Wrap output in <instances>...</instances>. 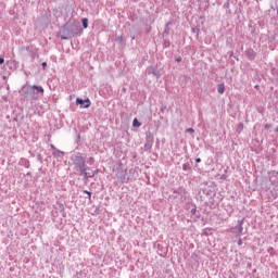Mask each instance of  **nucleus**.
<instances>
[{
  "mask_svg": "<svg viewBox=\"0 0 278 278\" xmlns=\"http://www.w3.org/2000/svg\"><path fill=\"white\" fill-rule=\"evenodd\" d=\"M70 160L75 170H77L79 175L84 177V179H92V177L97 175V170L88 172L90 170V167L86 168V159L84 157V155H81L80 152L72 154Z\"/></svg>",
  "mask_w": 278,
  "mask_h": 278,
  "instance_id": "f257e3e1",
  "label": "nucleus"
},
{
  "mask_svg": "<svg viewBox=\"0 0 278 278\" xmlns=\"http://www.w3.org/2000/svg\"><path fill=\"white\" fill-rule=\"evenodd\" d=\"M60 33L61 40H68L71 38H75V36L81 35V25H79V23H75L74 18H71L61 28Z\"/></svg>",
  "mask_w": 278,
  "mask_h": 278,
  "instance_id": "f03ea898",
  "label": "nucleus"
},
{
  "mask_svg": "<svg viewBox=\"0 0 278 278\" xmlns=\"http://www.w3.org/2000/svg\"><path fill=\"white\" fill-rule=\"evenodd\" d=\"M45 94V88L42 86H23L21 97H24L25 101H38L40 97Z\"/></svg>",
  "mask_w": 278,
  "mask_h": 278,
  "instance_id": "7ed1b4c3",
  "label": "nucleus"
},
{
  "mask_svg": "<svg viewBox=\"0 0 278 278\" xmlns=\"http://www.w3.org/2000/svg\"><path fill=\"white\" fill-rule=\"evenodd\" d=\"M153 134H151V131L146 132V143H144V149L146 151H151V149L153 148Z\"/></svg>",
  "mask_w": 278,
  "mask_h": 278,
  "instance_id": "20e7f679",
  "label": "nucleus"
},
{
  "mask_svg": "<svg viewBox=\"0 0 278 278\" xmlns=\"http://www.w3.org/2000/svg\"><path fill=\"white\" fill-rule=\"evenodd\" d=\"M76 104L77 105H81V108H90V105H91V102H90V99H81V98H77L76 99Z\"/></svg>",
  "mask_w": 278,
  "mask_h": 278,
  "instance_id": "39448f33",
  "label": "nucleus"
},
{
  "mask_svg": "<svg viewBox=\"0 0 278 278\" xmlns=\"http://www.w3.org/2000/svg\"><path fill=\"white\" fill-rule=\"evenodd\" d=\"M148 75H153V77H156V79H160V77H162V75L160 74V70H157V67L152 66L148 70Z\"/></svg>",
  "mask_w": 278,
  "mask_h": 278,
  "instance_id": "423d86ee",
  "label": "nucleus"
},
{
  "mask_svg": "<svg viewBox=\"0 0 278 278\" xmlns=\"http://www.w3.org/2000/svg\"><path fill=\"white\" fill-rule=\"evenodd\" d=\"M53 157L56 160H63L64 159V152L62 150H55L52 152Z\"/></svg>",
  "mask_w": 278,
  "mask_h": 278,
  "instance_id": "0eeeda50",
  "label": "nucleus"
},
{
  "mask_svg": "<svg viewBox=\"0 0 278 278\" xmlns=\"http://www.w3.org/2000/svg\"><path fill=\"white\" fill-rule=\"evenodd\" d=\"M245 55L249 58V60H253L257 53L253 50V48H249L245 50Z\"/></svg>",
  "mask_w": 278,
  "mask_h": 278,
  "instance_id": "6e6552de",
  "label": "nucleus"
},
{
  "mask_svg": "<svg viewBox=\"0 0 278 278\" xmlns=\"http://www.w3.org/2000/svg\"><path fill=\"white\" fill-rule=\"evenodd\" d=\"M242 223H244V222L243 220H238L237 236H242V231H244V228L242 227Z\"/></svg>",
  "mask_w": 278,
  "mask_h": 278,
  "instance_id": "1a4fd4ad",
  "label": "nucleus"
},
{
  "mask_svg": "<svg viewBox=\"0 0 278 278\" xmlns=\"http://www.w3.org/2000/svg\"><path fill=\"white\" fill-rule=\"evenodd\" d=\"M217 92H219V94H225V84H219L217 86Z\"/></svg>",
  "mask_w": 278,
  "mask_h": 278,
  "instance_id": "9d476101",
  "label": "nucleus"
},
{
  "mask_svg": "<svg viewBox=\"0 0 278 278\" xmlns=\"http://www.w3.org/2000/svg\"><path fill=\"white\" fill-rule=\"evenodd\" d=\"M243 129H244V124L240 123L238 124L236 131L237 134H242Z\"/></svg>",
  "mask_w": 278,
  "mask_h": 278,
  "instance_id": "9b49d317",
  "label": "nucleus"
},
{
  "mask_svg": "<svg viewBox=\"0 0 278 278\" xmlns=\"http://www.w3.org/2000/svg\"><path fill=\"white\" fill-rule=\"evenodd\" d=\"M81 23H83L84 29H88V18L84 17V18L81 20Z\"/></svg>",
  "mask_w": 278,
  "mask_h": 278,
  "instance_id": "f8f14e48",
  "label": "nucleus"
},
{
  "mask_svg": "<svg viewBox=\"0 0 278 278\" xmlns=\"http://www.w3.org/2000/svg\"><path fill=\"white\" fill-rule=\"evenodd\" d=\"M141 125H142V123H139V122H138V118H135V119L132 121V127H141Z\"/></svg>",
  "mask_w": 278,
  "mask_h": 278,
  "instance_id": "ddd939ff",
  "label": "nucleus"
},
{
  "mask_svg": "<svg viewBox=\"0 0 278 278\" xmlns=\"http://www.w3.org/2000/svg\"><path fill=\"white\" fill-rule=\"evenodd\" d=\"M168 25H170V23H167V24H166V27H165V29H164V31H163L164 35L170 34V27H168Z\"/></svg>",
  "mask_w": 278,
  "mask_h": 278,
  "instance_id": "4468645a",
  "label": "nucleus"
},
{
  "mask_svg": "<svg viewBox=\"0 0 278 278\" xmlns=\"http://www.w3.org/2000/svg\"><path fill=\"white\" fill-rule=\"evenodd\" d=\"M229 1H227L226 3H224V10H228V13H231V10H229Z\"/></svg>",
  "mask_w": 278,
  "mask_h": 278,
  "instance_id": "2eb2a0df",
  "label": "nucleus"
},
{
  "mask_svg": "<svg viewBox=\"0 0 278 278\" xmlns=\"http://www.w3.org/2000/svg\"><path fill=\"white\" fill-rule=\"evenodd\" d=\"M176 192L178 194H186V190L184 188H179Z\"/></svg>",
  "mask_w": 278,
  "mask_h": 278,
  "instance_id": "dca6fc26",
  "label": "nucleus"
},
{
  "mask_svg": "<svg viewBox=\"0 0 278 278\" xmlns=\"http://www.w3.org/2000/svg\"><path fill=\"white\" fill-rule=\"evenodd\" d=\"M186 134H194L193 128H187V129H186Z\"/></svg>",
  "mask_w": 278,
  "mask_h": 278,
  "instance_id": "f3484780",
  "label": "nucleus"
},
{
  "mask_svg": "<svg viewBox=\"0 0 278 278\" xmlns=\"http://www.w3.org/2000/svg\"><path fill=\"white\" fill-rule=\"evenodd\" d=\"M85 194H88L89 199L92 197V192L88 191V190H85L84 191Z\"/></svg>",
  "mask_w": 278,
  "mask_h": 278,
  "instance_id": "a211bd4d",
  "label": "nucleus"
},
{
  "mask_svg": "<svg viewBox=\"0 0 278 278\" xmlns=\"http://www.w3.org/2000/svg\"><path fill=\"white\" fill-rule=\"evenodd\" d=\"M191 214H192V216H194V214H197V206H194L193 208H191Z\"/></svg>",
  "mask_w": 278,
  "mask_h": 278,
  "instance_id": "6ab92c4d",
  "label": "nucleus"
},
{
  "mask_svg": "<svg viewBox=\"0 0 278 278\" xmlns=\"http://www.w3.org/2000/svg\"><path fill=\"white\" fill-rule=\"evenodd\" d=\"M41 66H42L43 71H45L47 68V62H42Z\"/></svg>",
  "mask_w": 278,
  "mask_h": 278,
  "instance_id": "aec40b11",
  "label": "nucleus"
},
{
  "mask_svg": "<svg viewBox=\"0 0 278 278\" xmlns=\"http://www.w3.org/2000/svg\"><path fill=\"white\" fill-rule=\"evenodd\" d=\"M50 149H52V151H58V148H55L53 144H50Z\"/></svg>",
  "mask_w": 278,
  "mask_h": 278,
  "instance_id": "412c9836",
  "label": "nucleus"
},
{
  "mask_svg": "<svg viewBox=\"0 0 278 278\" xmlns=\"http://www.w3.org/2000/svg\"><path fill=\"white\" fill-rule=\"evenodd\" d=\"M188 168H189V167H188V164H184V165H182V170H188Z\"/></svg>",
  "mask_w": 278,
  "mask_h": 278,
  "instance_id": "4be33fe9",
  "label": "nucleus"
},
{
  "mask_svg": "<svg viewBox=\"0 0 278 278\" xmlns=\"http://www.w3.org/2000/svg\"><path fill=\"white\" fill-rule=\"evenodd\" d=\"M5 62V59L3 56H0V64H3Z\"/></svg>",
  "mask_w": 278,
  "mask_h": 278,
  "instance_id": "5701e85b",
  "label": "nucleus"
},
{
  "mask_svg": "<svg viewBox=\"0 0 278 278\" xmlns=\"http://www.w3.org/2000/svg\"><path fill=\"white\" fill-rule=\"evenodd\" d=\"M195 163H197V164H201V157H197V159H195Z\"/></svg>",
  "mask_w": 278,
  "mask_h": 278,
  "instance_id": "b1692460",
  "label": "nucleus"
},
{
  "mask_svg": "<svg viewBox=\"0 0 278 278\" xmlns=\"http://www.w3.org/2000/svg\"><path fill=\"white\" fill-rule=\"evenodd\" d=\"M122 184L125 181V175H123L122 177H119Z\"/></svg>",
  "mask_w": 278,
  "mask_h": 278,
  "instance_id": "393cba45",
  "label": "nucleus"
},
{
  "mask_svg": "<svg viewBox=\"0 0 278 278\" xmlns=\"http://www.w3.org/2000/svg\"><path fill=\"white\" fill-rule=\"evenodd\" d=\"M238 245H239V247H242V239H239V240H238Z\"/></svg>",
  "mask_w": 278,
  "mask_h": 278,
  "instance_id": "a878e982",
  "label": "nucleus"
},
{
  "mask_svg": "<svg viewBox=\"0 0 278 278\" xmlns=\"http://www.w3.org/2000/svg\"><path fill=\"white\" fill-rule=\"evenodd\" d=\"M165 47H170V42L169 41H165Z\"/></svg>",
  "mask_w": 278,
  "mask_h": 278,
  "instance_id": "bb28decb",
  "label": "nucleus"
},
{
  "mask_svg": "<svg viewBox=\"0 0 278 278\" xmlns=\"http://www.w3.org/2000/svg\"><path fill=\"white\" fill-rule=\"evenodd\" d=\"M270 127H271L270 124L265 125V129H270Z\"/></svg>",
  "mask_w": 278,
  "mask_h": 278,
  "instance_id": "cd10ccee",
  "label": "nucleus"
},
{
  "mask_svg": "<svg viewBox=\"0 0 278 278\" xmlns=\"http://www.w3.org/2000/svg\"><path fill=\"white\" fill-rule=\"evenodd\" d=\"M89 161H90L91 164H94V159L93 157H90Z\"/></svg>",
  "mask_w": 278,
  "mask_h": 278,
  "instance_id": "c85d7f7f",
  "label": "nucleus"
},
{
  "mask_svg": "<svg viewBox=\"0 0 278 278\" xmlns=\"http://www.w3.org/2000/svg\"><path fill=\"white\" fill-rule=\"evenodd\" d=\"M176 62H181V56H178V58L176 59Z\"/></svg>",
  "mask_w": 278,
  "mask_h": 278,
  "instance_id": "c756f323",
  "label": "nucleus"
},
{
  "mask_svg": "<svg viewBox=\"0 0 278 278\" xmlns=\"http://www.w3.org/2000/svg\"><path fill=\"white\" fill-rule=\"evenodd\" d=\"M255 90H260V85L254 86Z\"/></svg>",
  "mask_w": 278,
  "mask_h": 278,
  "instance_id": "7c9ffc66",
  "label": "nucleus"
},
{
  "mask_svg": "<svg viewBox=\"0 0 278 278\" xmlns=\"http://www.w3.org/2000/svg\"><path fill=\"white\" fill-rule=\"evenodd\" d=\"M191 31H192L193 34H197V28H192Z\"/></svg>",
  "mask_w": 278,
  "mask_h": 278,
  "instance_id": "2f4dec72",
  "label": "nucleus"
},
{
  "mask_svg": "<svg viewBox=\"0 0 278 278\" xmlns=\"http://www.w3.org/2000/svg\"><path fill=\"white\" fill-rule=\"evenodd\" d=\"M220 179H227L226 175H222Z\"/></svg>",
  "mask_w": 278,
  "mask_h": 278,
  "instance_id": "473e14b6",
  "label": "nucleus"
},
{
  "mask_svg": "<svg viewBox=\"0 0 278 278\" xmlns=\"http://www.w3.org/2000/svg\"><path fill=\"white\" fill-rule=\"evenodd\" d=\"M276 131H278V128L276 129Z\"/></svg>",
  "mask_w": 278,
  "mask_h": 278,
  "instance_id": "72a5a7b5",
  "label": "nucleus"
}]
</instances>
